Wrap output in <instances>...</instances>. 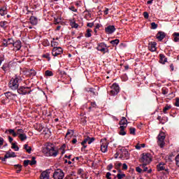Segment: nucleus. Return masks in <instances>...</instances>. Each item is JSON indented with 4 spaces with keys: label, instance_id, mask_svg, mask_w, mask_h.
I'll return each instance as SVG.
<instances>
[{
    "label": "nucleus",
    "instance_id": "obj_33",
    "mask_svg": "<svg viewBox=\"0 0 179 179\" xmlns=\"http://www.w3.org/2000/svg\"><path fill=\"white\" fill-rule=\"evenodd\" d=\"M45 76L50 77V76H54V73L50 70H47L45 71Z\"/></svg>",
    "mask_w": 179,
    "mask_h": 179
},
{
    "label": "nucleus",
    "instance_id": "obj_30",
    "mask_svg": "<svg viewBox=\"0 0 179 179\" xmlns=\"http://www.w3.org/2000/svg\"><path fill=\"white\" fill-rule=\"evenodd\" d=\"M92 31H93L90 29H87L86 34H85V36L87 38H89V37H92Z\"/></svg>",
    "mask_w": 179,
    "mask_h": 179
},
{
    "label": "nucleus",
    "instance_id": "obj_12",
    "mask_svg": "<svg viewBox=\"0 0 179 179\" xmlns=\"http://www.w3.org/2000/svg\"><path fill=\"white\" fill-rule=\"evenodd\" d=\"M121 151L122 153L120 154V159H126V160H128L129 159V152L125 149L121 150Z\"/></svg>",
    "mask_w": 179,
    "mask_h": 179
},
{
    "label": "nucleus",
    "instance_id": "obj_9",
    "mask_svg": "<svg viewBox=\"0 0 179 179\" xmlns=\"http://www.w3.org/2000/svg\"><path fill=\"white\" fill-rule=\"evenodd\" d=\"M96 50L98 51H101V52H103V54H106V52H108V48H107V45L104 43H99L98 46L96 47Z\"/></svg>",
    "mask_w": 179,
    "mask_h": 179
},
{
    "label": "nucleus",
    "instance_id": "obj_11",
    "mask_svg": "<svg viewBox=\"0 0 179 179\" xmlns=\"http://www.w3.org/2000/svg\"><path fill=\"white\" fill-rule=\"evenodd\" d=\"M2 40H3V43H2L3 47L13 45L14 41L13 38H8V39L3 38Z\"/></svg>",
    "mask_w": 179,
    "mask_h": 179
},
{
    "label": "nucleus",
    "instance_id": "obj_49",
    "mask_svg": "<svg viewBox=\"0 0 179 179\" xmlns=\"http://www.w3.org/2000/svg\"><path fill=\"white\" fill-rule=\"evenodd\" d=\"M43 58H46V59H48V61H50L51 59V58L50 57V54H45L43 55Z\"/></svg>",
    "mask_w": 179,
    "mask_h": 179
},
{
    "label": "nucleus",
    "instance_id": "obj_48",
    "mask_svg": "<svg viewBox=\"0 0 179 179\" xmlns=\"http://www.w3.org/2000/svg\"><path fill=\"white\" fill-rule=\"evenodd\" d=\"M29 164H30V160L27 159L24 161V167H27V166H29Z\"/></svg>",
    "mask_w": 179,
    "mask_h": 179
},
{
    "label": "nucleus",
    "instance_id": "obj_16",
    "mask_svg": "<svg viewBox=\"0 0 179 179\" xmlns=\"http://www.w3.org/2000/svg\"><path fill=\"white\" fill-rule=\"evenodd\" d=\"M13 46L15 48L16 51H19L22 48V41H16L13 42Z\"/></svg>",
    "mask_w": 179,
    "mask_h": 179
},
{
    "label": "nucleus",
    "instance_id": "obj_23",
    "mask_svg": "<svg viewBox=\"0 0 179 179\" xmlns=\"http://www.w3.org/2000/svg\"><path fill=\"white\" fill-rule=\"evenodd\" d=\"M125 128H127V126L120 127V131L119 132V135H122V136H124V135H127V132L125 131Z\"/></svg>",
    "mask_w": 179,
    "mask_h": 179
},
{
    "label": "nucleus",
    "instance_id": "obj_32",
    "mask_svg": "<svg viewBox=\"0 0 179 179\" xmlns=\"http://www.w3.org/2000/svg\"><path fill=\"white\" fill-rule=\"evenodd\" d=\"M18 138L20 139V141H23L27 139V136H26L25 134H20V135L18 136Z\"/></svg>",
    "mask_w": 179,
    "mask_h": 179
},
{
    "label": "nucleus",
    "instance_id": "obj_38",
    "mask_svg": "<svg viewBox=\"0 0 179 179\" xmlns=\"http://www.w3.org/2000/svg\"><path fill=\"white\" fill-rule=\"evenodd\" d=\"M124 177H126L125 173H117V176H115V178L123 179Z\"/></svg>",
    "mask_w": 179,
    "mask_h": 179
},
{
    "label": "nucleus",
    "instance_id": "obj_28",
    "mask_svg": "<svg viewBox=\"0 0 179 179\" xmlns=\"http://www.w3.org/2000/svg\"><path fill=\"white\" fill-rule=\"evenodd\" d=\"M157 171H163V170H165L164 164L159 163L158 165H157Z\"/></svg>",
    "mask_w": 179,
    "mask_h": 179
},
{
    "label": "nucleus",
    "instance_id": "obj_17",
    "mask_svg": "<svg viewBox=\"0 0 179 179\" xmlns=\"http://www.w3.org/2000/svg\"><path fill=\"white\" fill-rule=\"evenodd\" d=\"M119 124L120 127H128V120H127V117H122Z\"/></svg>",
    "mask_w": 179,
    "mask_h": 179
},
{
    "label": "nucleus",
    "instance_id": "obj_27",
    "mask_svg": "<svg viewBox=\"0 0 179 179\" xmlns=\"http://www.w3.org/2000/svg\"><path fill=\"white\" fill-rule=\"evenodd\" d=\"M173 41H175V43L179 42V33L178 32H174L173 34Z\"/></svg>",
    "mask_w": 179,
    "mask_h": 179
},
{
    "label": "nucleus",
    "instance_id": "obj_59",
    "mask_svg": "<svg viewBox=\"0 0 179 179\" xmlns=\"http://www.w3.org/2000/svg\"><path fill=\"white\" fill-rule=\"evenodd\" d=\"M43 45H45V47H47V46L50 45V41H48L47 39L43 41Z\"/></svg>",
    "mask_w": 179,
    "mask_h": 179
},
{
    "label": "nucleus",
    "instance_id": "obj_63",
    "mask_svg": "<svg viewBox=\"0 0 179 179\" xmlns=\"http://www.w3.org/2000/svg\"><path fill=\"white\" fill-rule=\"evenodd\" d=\"M106 178L107 179H111V173H110V172L106 173Z\"/></svg>",
    "mask_w": 179,
    "mask_h": 179
},
{
    "label": "nucleus",
    "instance_id": "obj_45",
    "mask_svg": "<svg viewBox=\"0 0 179 179\" xmlns=\"http://www.w3.org/2000/svg\"><path fill=\"white\" fill-rule=\"evenodd\" d=\"M37 131H38V132H41V131H43V129H44V127H43V125L41 124H38V127H37Z\"/></svg>",
    "mask_w": 179,
    "mask_h": 179
},
{
    "label": "nucleus",
    "instance_id": "obj_46",
    "mask_svg": "<svg viewBox=\"0 0 179 179\" xmlns=\"http://www.w3.org/2000/svg\"><path fill=\"white\" fill-rule=\"evenodd\" d=\"M72 136V135H73V130H68L66 134V136Z\"/></svg>",
    "mask_w": 179,
    "mask_h": 179
},
{
    "label": "nucleus",
    "instance_id": "obj_18",
    "mask_svg": "<svg viewBox=\"0 0 179 179\" xmlns=\"http://www.w3.org/2000/svg\"><path fill=\"white\" fill-rule=\"evenodd\" d=\"M41 179H50V173L48 171H45L41 173L40 176Z\"/></svg>",
    "mask_w": 179,
    "mask_h": 179
},
{
    "label": "nucleus",
    "instance_id": "obj_42",
    "mask_svg": "<svg viewBox=\"0 0 179 179\" xmlns=\"http://www.w3.org/2000/svg\"><path fill=\"white\" fill-rule=\"evenodd\" d=\"M89 139H90V136H87L86 138H85L83 142H81V145H86V143H89Z\"/></svg>",
    "mask_w": 179,
    "mask_h": 179
},
{
    "label": "nucleus",
    "instance_id": "obj_3",
    "mask_svg": "<svg viewBox=\"0 0 179 179\" xmlns=\"http://www.w3.org/2000/svg\"><path fill=\"white\" fill-rule=\"evenodd\" d=\"M139 162L140 163H143V166H148V164H150V162H152V155L150 153L143 152L141 155Z\"/></svg>",
    "mask_w": 179,
    "mask_h": 179
},
{
    "label": "nucleus",
    "instance_id": "obj_53",
    "mask_svg": "<svg viewBox=\"0 0 179 179\" xmlns=\"http://www.w3.org/2000/svg\"><path fill=\"white\" fill-rule=\"evenodd\" d=\"M30 76H36V71H34V70H33V69H31V71H30Z\"/></svg>",
    "mask_w": 179,
    "mask_h": 179
},
{
    "label": "nucleus",
    "instance_id": "obj_55",
    "mask_svg": "<svg viewBox=\"0 0 179 179\" xmlns=\"http://www.w3.org/2000/svg\"><path fill=\"white\" fill-rule=\"evenodd\" d=\"M136 171H137V173H143V170L139 166L136 167Z\"/></svg>",
    "mask_w": 179,
    "mask_h": 179
},
{
    "label": "nucleus",
    "instance_id": "obj_25",
    "mask_svg": "<svg viewBox=\"0 0 179 179\" xmlns=\"http://www.w3.org/2000/svg\"><path fill=\"white\" fill-rule=\"evenodd\" d=\"M4 94L7 99H13V97H16L17 96L15 94H13L10 92H5Z\"/></svg>",
    "mask_w": 179,
    "mask_h": 179
},
{
    "label": "nucleus",
    "instance_id": "obj_36",
    "mask_svg": "<svg viewBox=\"0 0 179 179\" xmlns=\"http://www.w3.org/2000/svg\"><path fill=\"white\" fill-rule=\"evenodd\" d=\"M11 145V149H14L15 152H18L19 146L16 145V143H12Z\"/></svg>",
    "mask_w": 179,
    "mask_h": 179
},
{
    "label": "nucleus",
    "instance_id": "obj_39",
    "mask_svg": "<svg viewBox=\"0 0 179 179\" xmlns=\"http://www.w3.org/2000/svg\"><path fill=\"white\" fill-rule=\"evenodd\" d=\"M119 43L120 39H115L110 41V44H112V45H118Z\"/></svg>",
    "mask_w": 179,
    "mask_h": 179
},
{
    "label": "nucleus",
    "instance_id": "obj_13",
    "mask_svg": "<svg viewBox=\"0 0 179 179\" xmlns=\"http://www.w3.org/2000/svg\"><path fill=\"white\" fill-rule=\"evenodd\" d=\"M115 31V26L114 25H109L105 28V32L106 34H113Z\"/></svg>",
    "mask_w": 179,
    "mask_h": 179
},
{
    "label": "nucleus",
    "instance_id": "obj_15",
    "mask_svg": "<svg viewBox=\"0 0 179 179\" xmlns=\"http://www.w3.org/2000/svg\"><path fill=\"white\" fill-rule=\"evenodd\" d=\"M165 37H166V33L162 31H158V33L156 35V38H157L159 41H163V39Z\"/></svg>",
    "mask_w": 179,
    "mask_h": 179
},
{
    "label": "nucleus",
    "instance_id": "obj_35",
    "mask_svg": "<svg viewBox=\"0 0 179 179\" xmlns=\"http://www.w3.org/2000/svg\"><path fill=\"white\" fill-rule=\"evenodd\" d=\"M6 24H8V22L6 21L0 22V27H1L2 29H6Z\"/></svg>",
    "mask_w": 179,
    "mask_h": 179
},
{
    "label": "nucleus",
    "instance_id": "obj_5",
    "mask_svg": "<svg viewBox=\"0 0 179 179\" xmlns=\"http://www.w3.org/2000/svg\"><path fill=\"white\" fill-rule=\"evenodd\" d=\"M17 93L22 94V96L30 94L31 93V87L20 86L19 89H17Z\"/></svg>",
    "mask_w": 179,
    "mask_h": 179
},
{
    "label": "nucleus",
    "instance_id": "obj_58",
    "mask_svg": "<svg viewBox=\"0 0 179 179\" xmlns=\"http://www.w3.org/2000/svg\"><path fill=\"white\" fill-rule=\"evenodd\" d=\"M94 26V22H88L87 24V27H90V28H92V27H93Z\"/></svg>",
    "mask_w": 179,
    "mask_h": 179
},
{
    "label": "nucleus",
    "instance_id": "obj_14",
    "mask_svg": "<svg viewBox=\"0 0 179 179\" xmlns=\"http://www.w3.org/2000/svg\"><path fill=\"white\" fill-rule=\"evenodd\" d=\"M156 45H157V43L156 42H150L148 43V50L151 51V52H155L156 50H157Z\"/></svg>",
    "mask_w": 179,
    "mask_h": 179
},
{
    "label": "nucleus",
    "instance_id": "obj_37",
    "mask_svg": "<svg viewBox=\"0 0 179 179\" xmlns=\"http://www.w3.org/2000/svg\"><path fill=\"white\" fill-rule=\"evenodd\" d=\"M129 132L131 135H136V129L135 127H130Z\"/></svg>",
    "mask_w": 179,
    "mask_h": 179
},
{
    "label": "nucleus",
    "instance_id": "obj_40",
    "mask_svg": "<svg viewBox=\"0 0 179 179\" xmlns=\"http://www.w3.org/2000/svg\"><path fill=\"white\" fill-rule=\"evenodd\" d=\"M30 166H34L37 164V161H36V157H32V160L29 162Z\"/></svg>",
    "mask_w": 179,
    "mask_h": 179
},
{
    "label": "nucleus",
    "instance_id": "obj_50",
    "mask_svg": "<svg viewBox=\"0 0 179 179\" xmlns=\"http://www.w3.org/2000/svg\"><path fill=\"white\" fill-rule=\"evenodd\" d=\"M96 141V138L94 137L90 138L88 140V145H90V143H92V142H94Z\"/></svg>",
    "mask_w": 179,
    "mask_h": 179
},
{
    "label": "nucleus",
    "instance_id": "obj_43",
    "mask_svg": "<svg viewBox=\"0 0 179 179\" xmlns=\"http://www.w3.org/2000/svg\"><path fill=\"white\" fill-rule=\"evenodd\" d=\"M162 94H164V95L168 94H169V89H167L166 87H163L162 89Z\"/></svg>",
    "mask_w": 179,
    "mask_h": 179
},
{
    "label": "nucleus",
    "instance_id": "obj_62",
    "mask_svg": "<svg viewBox=\"0 0 179 179\" xmlns=\"http://www.w3.org/2000/svg\"><path fill=\"white\" fill-rule=\"evenodd\" d=\"M175 106L176 107H179V98L176 99Z\"/></svg>",
    "mask_w": 179,
    "mask_h": 179
},
{
    "label": "nucleus",
    "instance_id": "obj_10",
    "mask_svg": "<svg viewBox=\"0 0 179 179\" xmlns=\"http://www.w3.org/2000/svg\"><path fill=\"white\" fill-rule=\"evenodd\" d=\"M62 52H64V50L61 47H54L52 50V55L53 57H58V55H61Z\"/></svg>",
    "mask_w": 179,
    "mask_h": 179
},
{
    "label": "nucleus",
    "instance_id": "obj_47",
    "mask_svg": "<svg viewBox=\"0 0 179 179\" xmlns=\"http://www.w3.org/2000/svg\"><path fill=\"white\" fill-rule=\"evenodd\" d=\"M151 29H152V30H156V29H157V24H156V22H152Z\"/></svg>",
    "mask_w": 179,
    "mask_h": 179
},
{
    "label": "nucleus",
    "instance_id": "obj_8",
    "mask_svg": "<svg viewBox=\"0 0 179 179\" xmlns=\"http://www.w3.org/2000/svg\"><path fill=\"white\" fill-rule=\"evenodd\" d=\"M101 151L102 153H106L108 149V142H107L106 139H101Z\"/></svg>",
    "mask_w": 179,
    "mask_h": 179
},
{
    "label": "nucleus",
    "instance_id": "obj_6",
    "mask_svg": "<svg viewBox=\"0 0 179 179\" xmlns=\"http://www.w3.org/2000/svg\"><path fill=\"white\" fill-rule=\"evenodd\" d=\"M64 177H65V173L62 170L60 169H57L55 170V172L53 173V178L54 179H64Z\"/></svg>",
    "mask_w": 179,
    "mask_h": 179
},
{
    "label": "nucleus",
    "instance_id": "obj_4",
    "mask_svg": "<svg viewBox=\"0 0 179 179\" xmlns=\"http://www.w3.org/2000/svg\"><path fill=\"white\" fill-rule=\"evenodd\" d=\"M157 139L158 146H159L161 148H164V145H166V143H164V140L166 139V134L163 131H161L157 136Z\"/></svg>",
    "mask_w": 179,
    "mask_h": 179
},
{
    "label": "nucleus",
    "instance_id": "obj_7",
    "mask_svg": "<svg viewBox=\"0 0 179 179\" xmlns=\"http://www.w3.org/2000/svg\"><path fill=\"white\" fill-rule=\"evenodd\" d=\"M111 89L110 92L111 96H117V94L120 93V85H118V83H113L111 86Z\"/></svg>",
    "mask_w": 179,
    "mask_h": 179
},
{
    "label": "nucleus",
    "instance_id": "obj_20",
    "mask_svg": "<svg viewBox=\"0 0 179 179\" xmlns=\"http://www.w3.org/2000/svg\"><path fill=\"white\" fill-rule=\"evenodd\" d=\"M0 15L1 16H5V15H8V8L6 6H3L0 8Z\"/></svg>",
    "mask_w": 179,
    "mask_h": 179
},
{
    "label": "nucleus",
    "instance_id": "obj_19",
    "mask_svg": "<svg viewBox=\"0 0 179 179\" xmlns=\"http://www.w3.org/2000/svg\"><path fill=\"white\" fill-rule=\"evenodd\" d=\"M29 21L31 24H33V26H36L37 25V23H38V20L33 15L30 17Z\"/></svg>",
    "mask_w": 179,
    "mask_h": 179
},
{
    "label": "nucleus",
    "instance_id": "obj_57",
    "mask_svg": "<svg viewBox=\"0 0 179 179\" xmlns=\"http://www.w3.org/2000/svg\"><path fill=\"white\" fill-rule=\"evenodd\" d=\"M157 120H158V121H159L160 124H164V122H163V119H162V116H158L157 117Z\"/></svg>",
    "mask_w": 179,
    "mask_h": 179
},
{
    "label": "nucleus",
    "instance_id": "obj_56",
    "mask_svg": "<svg viewBox=\"0 0 179 179\" xmlns=\"http://www.w3.org/2000/svg\"><path fill=\"white\" fill-rule=\"evenodd\" d=\"M90 105L92 108H96L97 107L96 102H90Z\"/></svg>",
    "mask_w": 179,
    "mask_h": 179
},
{
    "label": "nucleus",
    "instance_id": "obj_41",
    "mask_svg": "<svg viewBox=\"0 0 179 179\" xmlns=\"http://www.w3.org/2000/svg\"><path fill=\"white\" fill-rule=\"evenodd\" d=\"M55 38H53V41H51V45L53 48L58 47V45L59 44L57 41H55Z\"/></svg>",
    "mask_w": 179,
    "mask_h": 179
},
{
    "label": "nucleus",
    "instance_id": "obj_24",
    "mask_svg": "<svg viewBox=\"0 0 179 179\" xmlns=\"http://www.w3.org/2000/svg\"><path fill=\"white\" fill-rule=\"evenodd\" d=\"M8 132H9V134L13 135L14 138H16V136H17V134L15 132L14 129H6L5 131V134H8Z\"/></svg>",
    "mask_w": 179,
    "mask_h": 179
},
{
    "label": "nucleus",
    "instance_id": "obj_51",
    "mask_svg": "<svg viewBox=\"0 0 179 179\" xmlns=\"http://www.w3.org/2000/svg\"><path fill=\"white\" fill-rule=\"evenodd\" d=\"M69 9H70V10H71L72 12H78V9H76L73 6L69 7Z\"/></svg>",
    "mask_w": 179,
    "mask_h": 179
},
{
    "label": "nucleus",
    "instance_id": "obj_52",
    "mask_svg": "<svg viewBox=\"0 0 179 179\" xmlns=\"http://www.w3.org/2000/svg\"><path fill=\"white\" fill-rule=\"evenodd\" d=\"M143 15L144 16L145 19H149V13L145 11L143 13Z\"/></svg>",
    "mask_w": 179,
    "mask_h": 179
},
{
    "label": "nucleus",
    "instance_id": "obj_31",
    "mask_svg": "<svg viewBox=\"0 0 179 179\" xmlns=\"http://www.w3.org/2000/svg\"><path fill=\"white\" fill-rule=\"evenodd\" d=\"M24 149H25L26 152L29 154L31 153V147H29V145H24Z\"/></svg>",
    "mask_w": 179,
    "mask_h": 179
},
{
    "label": "nucleus",
    "instance_id": "obj_54",
    "mask_svg": "<svg viewBox=\"0 0 179 179\" xmlns=\"http://www.w3.org/2000/svg\"><path fill=\"white\" fill-rule=\"evenodd\" d=\"M121 166H122V163L119 162L118 164H115V169H120L121 167Z\"/></svg>",
    "mask_w": 179,
    "mask_h": 179
},
{
    "label": "nucleus",
    "instance_id": "obj_22",
    "mask_svg": "<svg viewBox=\"0 0 179 179\" xmlns=\"http://www.w3.org/2000/svg\"><path fill=\"white\" fill-rule=\"evenodd\" d=\"M1 69L5 73H6L9 69H10V64L6 63L2 66Z\"/></svg>",
    "mask_w": 179,
    "mask_h": 179
},
{
    "label": "nucleus",
    "instance_id": "obj_26",
    "mask_svg": "<svg viewBox=\"0 0 179 179\" xmlns=\"http://www.w3.org/2000/svg\"><path fill=\"white\" fill-rule=\"evenodd\" d=\"M10 157H16V153H15L14 152H12L10 153V151L6 152V158L9 159Z\"/></svg>",
    "mask_w": 179,
    "mask_h": 179
},
{
    "label": "nucleus",
    "instance_id": "obj_21",
    "mask_svg": "<svg viewBox=\"0 0 179 179\" xmlns=\"http://www.w3.org/2000/svg\"><path fill=\"white\" fill-rule=\"evenodd\" d=\"M159 62L160 64H164L167 62V57L164 54L159 55Z\"/></svg>",
    "mask_w": 179,
    "mask_h": 179
},
{
    "label": "nucleus",
    "instance_id": "obj_2",
    "mask_svg": "<svg viewBox=\"0 0 179 179\" xmlns=\"http://www.w3.org/2000/svg\"><path fill=\"white\" fill-rule=\"evenodd\" d=\"M22 82V77L15 76V78H11L9 82V87L11 90H17L19 89V84Z\"/></svg>",
    "mask_w": 179,
    "mask_h": 179
},
{
    "label": "nucleus",
    "instance_id": "obj_29",
    "mask_svg": "<svg viewBox=\"0 0 179 179\" xmlns=\"http://www.w3.org/2000/svg\"><path fill=\"white\" fill-rule=\"evenodd\" d=\"M14 167L16 171V173L17 174H19V173H20L22 171V166L21 164H15L14 165Z\"/></svg>",
    "mask_w": 179,
    "mask_h": 179
},
{
    "label": "nucleus",
    "instance_id": "obj_34",
    "mask_svg": "<svg viewBox=\"0 0 179 179\" xmlns=\"http://www.w3.org/2000/svg\"><path fill=\"white\" fill-rule=\"evenodd\" d=\"M170 108H171V105H166L164 109H163V113L164 114H167V111H169V110H170Z\"/></svg>",
    "mask_w": 179,
    "mask_h": 179
},
{
    "label": "nucleus",
    "instance_id": "obj_60",
    "mask_svg": "<svg viewBox=\"0 0 179 179\" xmlns=\"http://www.w3.org/2000/svg\"><path fill=\"white\" fill-rule=\"evenodd\" d=\"M140 166H142V167L143 169V173H145V171H148V167L146 166V165H143V164H141Z\"/></svg>",
    "mask_w": 179,
    "mask_h": 179
},
{
    "label": "nucleus",
    "instance_id": "obj_1",
    "mask_svg": "<svg viewBox=\"0 0 179 179\" xmlns=\"http://www.w3.org/2000/svg\"><path fill=\"white\" fill-rule=\"evenodd\" d=\"M42 152L48 157L52 156L53 157H57V156H58V149H56L55 145L52 143H46Z\"/></svg>",
    "mask_w": 179,
    "mask_h": 179
},
{
    "label": "nucleus",
    "instance_id": "obj_61",
    "mask_svg": "<svg viewBox=\"0 0 179 179\" xmlns=\"http://www.w3.org/2000/svg\"><path fill=\"white\" fill-rule=\"evenodd\" d=\"M113 164H110L107 166V170H108V171H111V169H113Z\"/></svg>",
    "mask_w": 179,
    "mask_h": 179
},
{
    "label": "nucleus",
    "instance_id": "obj_64",
    "mask_svg": "<svg viewBox=\"0 0 179 179\" xmlns=\"http://www.w3.org/2000/svg\"><path fill=\"white\" fill-rule=\"evenodd\" d=\"M122 170H128V165L127 164H122Z\"/></svg>",
    "mask_w": 179,
    "mask_h": 179
},
{
    "label": "nucleus",
    "instance_id": "obj_44",
    "mask_svg": "<svg viewBox=\"0 0 179 179\" xmlns=\"http://www.w3.org/2000/svg\"><path fill=\"white\" fill-rule=\"evenodd\" d=\"M88 92H90V93H92L93 96H96V89L91 87L89 89V90L87 91Z\"/></svg>",
    "mask_w": 179,
    "mask_h": 179
}]
</instances>
